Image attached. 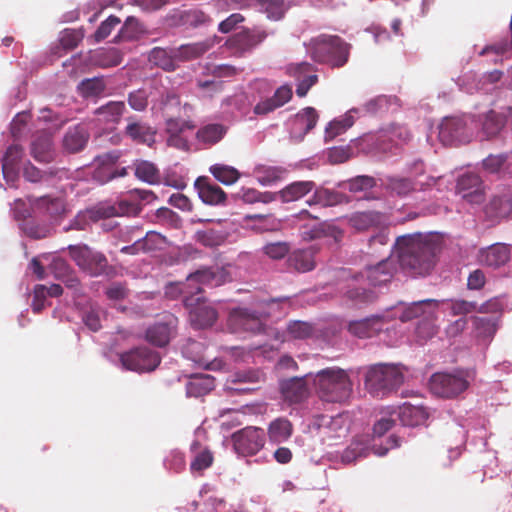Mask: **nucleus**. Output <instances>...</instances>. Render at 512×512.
I'll return each mask as SVG.
<instances>
[{
  "instance_id": "obj_1",
  "label": "nucleus",
  "mask_w": 512,
  "mask_h": 512,
  "mask_svg": "<svg viewBox=\"0 0 512 512\" xmlns=\"http://www.w3.org/2000/svg\"><path fill=\"white\" fill-rule=\"evenodd\" d=\"M230 280L228 271L219 266L204 267L189 274L184 282L171 285L166 294L181 297L194 329L211 327L218 318L215 307L202 295L203 286L218 287Z\"/></svg>"
},
{
  "instance_id": "obj_2",
  "label": "nucleus",
  "mask_w": 512,
  "mask_h": 512,
  "mask_svg": "<svg viewBox=\"0 0 512 512\" xmlns=\"http://www.w3.org/2000/svg\"><path fill=\"white\" fill-rule=\"evenodd\" d=\"M401 269L410 276H426L435 266L439 243L433 233L398 236L393 244Z\"/></svg>"
},
{
  "instance_id": "obj_3",
  "label": "nucleus",
  "mask_w": 512,
  "mask_h": 512,
  "mask_svg": "<svg viewBox=\"0 0 512 512\" xmlns=\"http://www.w3.org/2000/svg\"><path fill=\"white\" fill-rule=\"evenodd\" d=\"M310 57L320 64L332 68L345 66L350 57L352 45L338 35L320 34L305 43Z\"/></svg>"
},
{
  "instance_id": "obj_4",
  "label": "nucleus",
  "mask_w": 512,
  "mask_h": 512,
  "mask_svg": "<svg viewBox=\"0 0 512 512\" xmlns=\"http://www.w3.org/2000/svg\"><path fill=\"white\" fill-rule=\"evenodd\" d=\"M314 385L319 398L325 402H342L350 396L352 383L345 370L330 367L318 371Z\"/></svg>"
},
{
  "instance_id": "obj_5",
  "label": "nucleus",
  "mask_w": 512,
  "mask_h": 512,
  "mask_svg": "<svg viewBox=\"0 0 512 512\" xmlns=\"http://www.w3.org/2000/svg\"><path fill=\"white\" fill-rule=\"evenodd\" d=\"M404 382V374L398 365L374 364L367 368L364 384L367 391L383 397L397 390Z\"/></svg>"
},
{
  "instance_id": "obj_6",
  "label": "nucleus",
  "mask_w": 512,
  "mask_h": 512,
  "mask_svg": "<svg viewBox=\"0 0 512 512\" xmlns=\"http://www.w3.org/2000/svg\"><path fill=\"white\" fill-rule=\"evenodd\" d=\"M67 250L78 268L88 276L113 278L116 275L115 267L102 252L86 244L69 245Z\"/></svg>"
},
{
  "instance_id": "obj_7",
  "label": "nucleus",
  "mask_w": 512,
  "mask_h": 512,
  "mask_svg": "<svg viewBox=\"0 0 512 512\" xmlns=\"http://www.w3.org/2000/svg\"><path fill=\"white\" fill-rule=\"evenodd\" d=\"M469 373L465 370H455L452 373H434L429 381L430 391L442 398H455L469 387Z\"/></svg>"
},
{
  "instance_id": "obj_8",
  "label": "nucleus",
  "mask_w": 512,
  "mask_h": 512,
  "mask_svg": "<svg viewBox=\"0 0 512 512\" xmlns=\"http://www.w3.org/2000/svg\"><path fill=\"white\" fill-rule=\"evenodd\" d=\"M474 128L470 116L445 117L439 125V139L444 145L465 144L471 141Z\"/></svg>"
},
{
  "instance_id": "obj_9",
  "label": "nucleus",
  "mask_w": 512,
  "mask_h": 512,
  "mask_svg": "<svg viewBox=\"0 0 512 512\" xmlns=\"http://www.w3.org/2000/svg\"><path fill=\"white\" fill-rule=\"evenodd\" d=\"M120 362L126 370L143 373L154 371L160 364L161 358L157 352L141 346L120 354Z\"/></svg>"
},
{
  "instance_id": "obj_10",
  "label": "nucleus",
  "mask_w": 512,
  "mask_h": 512,
  "mask_svg": "<svg viewBox=\"0 0 512 512\" xmlns=\"http://www.w3.org/2000/svg\"><path fill=\"white\" fill-rule=\"evenodd\" d=\"M233 448L238 455L253 456L265 445L266 434L262 428L247 426L231 436Z\"/></svg>"
},
{
  "instance_id": "obj_11",
  "label": "nucleus",
  "mask_w": 512,
  "mask_h": 512,
  "mask_svg": "<svg viewBox=\"0 0 512 512\" xmlns=\"http://www.w3.org/2000/svg\"><path fill=\"white\" fill-rule=\"evenodd\" d=\"M142 210V206L129 199H120L117 202H100L96 206L87 210L91 221L100 219L119 217V216H136Z\"/></svg>"
},
{
  "instance_id": "obj_12",
  "label": "nucleus",
  "mask_w": 512,
  "mask_h": 512,
  "mask_svg": "<svg viewBox=\"0 0 512 512\" xmlns=\"http://www.w3.org/2000/svg\"><path fill=\"white\" fill-rule=\"evenodd\" d=\"M343 294L355 307L371 304L377 299V294L365 280L364 273L352 275L343 288Z\"/></svg>"
},
{
  "instance_id": "obj_13",
  "label": "nucleus",
  "mask_w": 512,
  "mask_h": 512,
  "mask_svg": "<svg viewBox=\"0 0 512 512\" xmlns=\"http://www.w3.org/2000/svg\"><path fill=\"white\" fill-rule=\"evenodd\" d=\"M178 318L173 314H164L146 330V340L154 346L165 347L175 337Z\"/></svg>"
},
{
  "instance_id": "obj_14",
  "label": "nucleus",
  "mask_w": 512,
  "mask_h": 512,
  "mask_svg": "<svg viewBox=\"0 0 512 512\" xmlns=\"http://www.w3.org/2000/svg\"><path fill=\"white\" fill-rule=\"evenodd\" d=\"M273 34V31H267L261 27H253L251 29L247 28L230 37L228 44L231 49L243 54L251 52L269 35Z\"/></svg>"
},
{
  "instance_id": "obj_15",
  "label": "nucleus",
  "mask_w": 512,
  "mask_h": 512,
  "mask_svg": "<svg viewBox=\"0 0 512 512\" xmlns=\"http://www.w3.org/2000/svg\"><path fill=\"white\" fill-rule=\"evenodd\" d=\"M437 178L428 176L425 182L413 181L408 177L400 176H387L383 182V187L391 195L398 197H406L411 192L415 191L417 186L421 190H425L436 184Z\"/></svg>"
},
{
  "instance_id": "obj_16",
  "label": "nucleus",
  "mask_w": 512,
  "mask_h": 512,
  "mask_svg": "<svg viewBox=\"0 0 512 512\" xmlns=\"http://www.w3.org/2000/svg\"><path fill=\"white\" fill-rule=\"evenodd\" d=\"M456 190L470 204H480L485 199L482 180L475 173H464L459 176Z\"/></svg>"
},
{
  "instance_id": "obj_17",
  "label": "nucleus",
  "mask_w": 512,
  "mask_h": 512,
  "mask_svg": "<svg viewBox=\"0 0 512 512\" xmlns=\"http://www.w3.org/2000/svg\"><path fill=\"white\" fill-rule=\"evenodd\" d=\"M127 125L124 128V135L137 144H144L152 147L156 142V129L147 122L137 119L136 117H128Z\"/></svg>"
},
{
  "instance_id": "obj_18",
  "label": "nucleus",
  "mask_w": 512,
  "mask_h": 512,
  "mask_svg": "<svg viewBox=\"0 0 512 512\" xmlns=\"http://www.w3.org/2000/svg\"><path fill=\"white\" fill-rule=\"evenodd\" d=\"M470 124L474 131L479 130L486 139L497 136L504 128L503 117L494 110L470 116Z\"/></svg>"
},
{
  "instance_id": "obj_19",
  "label": "nucleus",
  "mask_w": 512,
  "mask_h": 512,
  "mask_svg": "<svg viewBox=\"0 0 512 512\" xmlns=\"http://www.w3.org/2000/svg\"><path fill=\"white\" fill-rule=\"evenodd\" d=\"M307 376L292 377L280 381L279 389L284 401L289 404H299L307 399L309 396Z\"/></svg>"
},
{
  "instance_id": "obj_20",
  "label": "nucleus",
  "mask_w": 512,
  "mask_h": 512,
  "mask_svg": "<svg viewBox=\"0 0 512 512\" xmlns=\"http://www.w3.org/2000/svg\"><path fill=\"white\" fill-rule=\"evenodd\" d=\"M198 197L204 204L211 206L225 205L227 195L224 190L207 176H200L194 182Z\"/></svg>"
},
{
  "instance_id": "obj_21",
  "label": "nucleus",
  "mask_w": 512,
  "mask_h": 512,
  "mask_svg": "<svg viewBox=\"0 0 512 512\" xmlns=\"http://www.w3.org/2000/svg\"><path fill=\"white\" fill-rule=\"evenodd\" d=\"M396 270L397 267L394 261L390 258H386L378 262L376 265L367 267L360 273H364L365 280L373 288L390 282Z\"/></svg>"
},
{
  "instance_id": "obj_22",
  "label": "nucleus",
  "mask_w": 512,
  "mask_h": 512,
  "mask_svg": "<svg viewBox=\"0 0 512 512\" xmlns=\"http://www.w3.org/2000/svg\"><path fill=\"white\" fill-rule=\"evenodd\" d=\"M289 169L281 165L259 163L252 170V175L263 187H270L287 178Z\"/></svg>"
},
{
  "instance_id": "obj_23",
  "label": "nucleus",
  "mask_w": 512,
  "mask_h": 512,
  "mask_svg": "<svg viewBox=\"0 0 512 512\" xmlns=\"http://www.w3.org/2000/svg\"><path fill=\"white\" fill-rule=\"evenodd\" d=\"M312 192V196L306 201L309 206L319 205L321 207H334L350 202V198L347 195L334 189L318 186L316 183L315 189H313Z\"/></svg>"
},
{
  "instance_id": "obj_24",
  "label": "nucleus",
  "mask_w": 512,
  "mask_h": 512,
  "mask_svg": "<svg viewBox=\"0 0 512 512\" xmlns=\"http://www.w3.org/2000/svg\"><path fill=\"white\" fill-rule=\"evenodd\" d=\"M174 23L187 28L207 27L212 24V18L199 8L175 11L172 16Z\"/></svg>"
},
{
  "instance_id": "obj_25",
  "label": "nucleus",
  "mask_w": 512,
  "mask_h": 512,
  "mask_svg": "<svg viewBox=\"0 0 512 512\" xmlns=\"http://www.w3.org/2000/svg\"><path fill=\"white\" fill-rule=\"evenodd\" d=\"M486 217L491 221L506 218L512 214V192L506 191L494 196L484 207Z\"/></svg>"
},
{
  "instance_id": "obj_26",
  "label": "nucleus",
  "mask_w": 512,
  "mask_h": 512,
  "mask_svg": "<svg viewBox=\"0 0 512 512\" xmlns=\"http://www.w3.org/2000/svg\"><path fill=\"white\" fill-rule=\"evenodd\" d=\"M30 153L38 162L50 163L53 161L55 151L51 135L47 132L37 133L31 143Z\"/></svg>"
},
{
  "instance_id": "obj_27",
  "label": "nucleus",
  "mask_w": 512,
  "mask_h": 512,
  "mask_svg": "<svg viewBox=\"0 0 512 512\" xmlns=\"http://www.w3.org/2000/svg\"><path fill=\"white\" fill-rule=\"evenodd\" d=\"M294 427L286 417H277L267 427V437L270 444L280 445L288 441L293 435Z\"/></svg>"
},
{
  "instance_id": "obj_28",
  "label": "nucleus",
  "mask_w": 512,
  "mask_h": 512,
  "mask_svg": "<svg viewBox=\"0 0 512 512\" xmlns=\"http://www.w3.org/2000/svg\"><path fill=\"white\" fill-rule=\"evenodd\" d=\"M290 300V296L255 298L253 306L255 312L262 316V318H269L282 314L283 307L289 304Z\"/></svg>"
},
{
  "instance_id": "obj_29",
  "label": "nucleus",
  "mask_w": 512,
  "mask_h": 512,
  "mask_svg": "<svg viewBox=\"0 0 512 512\" xmlns=\"http://www.w3.org/2000/svg\"><path fill=\"white\" fill-rule=\"evenodd\" d=\"M89 132L85 125L70 127L63 137V148L69 153H77L85 148L89 140Z\"/></svg>"
},
{
  "instance_id": "obj_30",
  "label": "nucleus",
  "mask_w": 512,
  "mask_h": 512,
  "mask_svg": "<svg viewBox=\"0 0 512 512\" xmlns=\"http://www.w3.org/2000/svg\"><path fill=\"white\" fill-rule=\"evenodd\" d=\"M318 121V113L313 107H306L299 111L292 123V133L300 140L309 133Z\"/></svg>"
},
{
  "instance_id": "obj_31",
  "label": "nucleus",
  "mask_w": 512,
  "mask_h": 512,
  "mask_svg": "<svg viewBox=\"0 0 512 512\" xmlns=\"http://www.w3.org/2000/svg\"><path fill=\"white\" fill-rule=\"evenodd\" d=\"M382 330V318L379 316L367 317L350 321L348 331L358 338H370Z\"/></svg>"
},
{
  "instance_id": "obj_32",
  "label": "nucleus",
  "mask_w": 512,
  "mask_h": 512,
  "mask_svg": "<svg viewBox=\"0 0 512 512\" xmlns=\"http://www.w3.org/2000/svg\"><path fill=\"white\" fill-rule=\"evenodd\" d=\"M315 189V182L311 180L294 181L280 190V201L292 203L303 199Z\"/></svg>"
},
{
  "instance_id": "obj_33",
  "label": "nucleus",
  "mask_w": 512,
  "mask_h": 512,
  "mask_svg": "<svg viewBox=\"0 0 512 512\" xmlns=\"http://www.w3.org/2000/svg\"><path fill=\"white\" fill-rule=\"evenodd\" d=\"M382 222L383 214L374 210L354 212L348 217L349 225L358 231L378 227Z\"/></svg>"
},
{
  "instance_id": "obj_34",
  "label": "nucleus",
  "mask_w": 512,
  "mask_h": 512,
  "mask_svg": "<svg viewBox=\"0 0 512 512\" xmlns=\"http://www.w3.org/2000/svg\"><path fill=\"white\" fill-rule=\"evenodd\" d=\"M235 320L243 330L253 334L265 333L267 327L262 322V316L255 312L253 309H241L236 312Z\"/></svg>"
},
{
  "instance_id": "obj_35",
  "label": "nucleus",
  "mask_w": 512,
  "mask_h": 512,
  "mask_svg": "<svg viewBox=\"0 0 512 512\" xmlns=\"http://www.w3.org/2000/svg\"><path fill=\"white\" fill-rule=\"evenodd\" d=\"M266 373L260 368H249L234 372L228 379L232 385L259 386L266 382Z\"/></svg>"
},
{
  "instance_id": "obj_36",
  "label": "nucleus",
  "mask_w": 512,
  "mask_h": 512,
  "mask_svg": "<svg viewBox=\"0 0 512 512\" xmlns=\"http://www.w3.org/2000/svg\"><path fill=\"white\" fill-rule=\"evenodd\" d=\"M343 236L344 232L342 229L328 222L318 224L308 233V237L310 239L324 238L331 246H338V244L342 241Z\"/></svg>"
},
{
  "instance_id": "obj_37",
  "label": "nucleus",
  "mask_w": 512,
  "mask_h": 512,
  "mask_svg": "<svg viewBox=\"0 0 512 512\" xmlns=\"http://www.w3.org/2000/svg\"><path fill=\"white\" fill-rule=\"evenodd\" d=\"M125 110L126 106L123 101H109L95 109L94 115L102 123L116 124L120 121Z\"/></svg>"
},
{
  "instance_id": "obj_38",
  "label": "nucleus",
  "mask_w": 512,
  "mask_h": 512,
  "mask_svg": "<svg viewBox=\"0 0 512 512\" xmlns=\"http://www.w3.org/2000/svg\"><path fill=\"white\" fill-rule=\"evenodd\" d=\"M398 417L404 426L414 427L423 424L428 418V412L422 406L404 403L400 407Z\"/></svg>"
},
{
  "instance_id": "obj_39",
  "label": "nucleus",
  "mask_w": 512,
  "mask_h": 512,
  "mask_svg": "<svg viewBox=\"0 0 512 512\" xmlns=\"http://www.w3.org/2000/svg\"><path fill=\"white\" fill-rule=\"evenodd\" d=\"M148 61L165 70V71H174L177 68V61L174 56V49L173 48H161V47H154L150 50L148 54Z\"/></svg>"
},
{
  "instance_id": "obj_40",
  "label": "nucleus",
  "mask_w": 512,
  "mask_h": 512,
  "mask_svg": "<svg viewBox=\"0 0 512 512\" xmlns=\"http://www.w3.org/2000/svg\"><path fill=\"white\" fill-rule=\"evenodd\" d=\"M439 306V302L433 299H425L416 302H412L407 306L400 315L402 322L411 321L415 318H422L427 315L428 311H436Z\"/></svg>"
},
{
  "instance_id": "obj_41",
  "label": "nucleus",
  "mask_w": 512,
  "mask_h": 512,
  "mask_svg": "<svg viewBox=\"0 0 512 512\" xmlns=\"http://www.w3.org/2000/svg\"><path fill=\"white\" fill-rule=\"evenodd\" d=\"M134 175L137 179L154 185L161 182V173L158 167L148 160L137 159L133 163Z\"/></svg>"
},
{
  "instance_id": "obj_42",
  "label": "nucleus",
  "mask_w": 512,
  "mask_h": 512,
  "mask_svg": "<svg viewBox=\"0 0 512 512\" xmlns=\"http://www.w3.org/2000/svg\"><path fill=\"white\" fill-rule=\"evenodd\" d=\"M288 265L298 272H308L314 269L313 248L298 249L288 256Z\"/></svg>"
},
{
  "instance_id": "obj_43",
  "label": "nucleus",
  "mask_w": 512,
  "mask_h": 512,
  "mask_svg": "<svg viewBox=\"0 0 512 512\" xmlns=\"http://www.w3.org/2000/svg\"><path fill=\"white\" fill-rule=\"evenodd\" d=\"M28 201L31 207L50 216H57L64 211L63 202L60 198H51L50 196H28Z\"/></svg>"
},
{
  "instance_id": "obj_44",
  "label": "nucleus",
  "mask_w": 512,
  "mask_h": 512,
  "mask_svg": "<svg viewBox=\"0 0 512 512\" xmlns=\"http://www.w3.org/2000/svg\"><path fill=\"white\" fill-rule=\"evenodd\" d=\"M227 127L220 123H211L200 127L196 133L199 142L207 145L218 143L226 134Z\"/></svg>"
},
{
  "instance_id": "obj_45",
  "label": "nucleus",
  "mask_w": 512,
  "mask_h": 512,
  "mask_svg": "<svg viewBox=\"0 0 512 512\" xmlns=\"http://www.w3.org/2000/svg\"><path fill=\"white\" fill-rule=\"evenodd\" d=\"M59 170L56 168H48L40 170L31 162H27L23 168V177L31 183H50L57 177Z\"/></svg>"
},
{
  "instance_id": "obj_46",
  "label": "nucleus",
  "mask_w": 512,
  "mask_h": 512,
  "mask_svg": "<svg viewBox=\"0 0 512 512\" xmlns=\"http://www.w3.org/2000/svg\"><path fill=\"white\" fill-rule=\"evenodd\" d=\"M377 185L376 179L369 175H357L337 184L338 188L351 193L367 192Z\"/></svg>"
},
{
  "instance_id": "obj_47",
  "label": "nucleus",
  "mask_w": 512,
  "mask_h": 512,
  "mask_svg": "<svg viewBox=\"0 0 512 512\" xmlns=\"http://www.w3.org/2000/svg\"><path fill=\"white\" fill-rule=\"evenodd\" d=\"M143 33L144 28L139 21L135 17L129 16L126 18L122 28L113 41L115 43L121 41H135L140 39Z\"/></svg>"
},
{
  "instance_id": "obj_48",
  "label": "nucleus",
  "mask_w": 512,
  "mask_h": 512,
  "mask_svg": "<svg viewBox=\"0 0 512 512\" xmlns=\"http://www.w3.org/2000/svg\"><path fill=\"white\" fill-rule=\"evenodd\" d=\"M445 311H449L453 316H465L477 312L478 303L476 301H467L463 299H447L438 301Z\"/></svg>"
},
{
  "instance_id": "obj_49",
  "label": "nucleus",
  "mask_w": 512,
  "mask_h": 512,
  "mask_svg": "<svg viewBox=\"0 0 512 512\" xmlns=\"http://www.w3.org/2000/svg\"><path fill=\"white\" fill-rule=\"evenodd\" d=\"M357 111V108H353L341 118L331 121L325 128V141L333 140L336 136L350 128L354 124V118L351 113Z\"/></svg>"
},
{
  "instance_id": "obj_50",
  "label": "nucleus",
  "mask_w": 512,
  "mask_h": 512,
  "mask_svg": "<svg viewBox=\"0 0 512 512\" xmlns=\"http://www.w3.org/2000/svg\"><path fill=\"white\" fill-rule=\"evenodd\" d=\"M436 311H428L416 324L415 334L419 341L425 342L437 333Z\"/></svg>"
},
{
  "instance_id": "obj_51",
  "label": "nucleus",
  "mask_w": 512,
  "mask_h": 512,
  "mask_svg": "<svg viewBox=\"0 0 512 512\" xmlns=\"http://www.w3.org/2000/svg\"><path fill=\"white\" fill-rule=\"evenodd\" d=\"M510 247L505 244H494L485 253V263L490 267H500L510 259Z\"/></svg>"
},
{
  "instance_id": "obj_52",
  "label": "nucleus",
  "mask_w": 512,
  "mask_h": 512,
  "mask_svg": "<svg viewBox=\"0 0 512 512\" xmlns=\"http://www.w3.org/2000/svg\"><path fill=\"white\" fill-rule=\"evenodd\" d=\"M77 90L84 98L98 97L106 90V82L103 76L86 78L77 85Z\"/></svg>"
},
{
  "instance_id": "obj_53",
  "label": "nucleus",
  "mask_w": 512,
  "mask_h": 512,
  "mask_svg": "<svg viewBox=\"0 0 512 512\" xmlns=\"http://www.w3.org/2000/svg\"><path fill=\"white\" fill-rule=\"evenodd\" d=\"M209 45L204 42L184 44L174 49L176 61L196 59L207 52Z\"/></svg>"
},
{
  "instance_id": "obj_54",
  "label": "nucleus",
  "mask_w": 512,
  "mask_h": 512,
  "mask_svg": "<svg viewBox=\"0 0 512 512\" xmlns=\"http://www.w3.org/2000/svg\"><path fill=\"white\" fill-rule=\"evenodd\" d=\"M209 172L215 180L227 186L236 183L240 178V172L236 168L225 164H214L210 166Z\"/></svg>"
},
{
  "instance_id": "obj_55",
  "label": "nucleus",
  "mask_w": 512,
  "mask_h": 512,
  "mask_svg": "<svg viewBox=\"0 0 512 512\" xmlns=\"http://www.w3.org/2000/svg\"><path fill=\"white\" fill-rule=\"evenodd\" d=\"M256 2L267 18L274 21L281 20L288 9L285 0H256Z\"/></svg>"
},
{
  "instance_id": "obj_56",
  "label": "nucleus",
  "mask_w": 512,
  "mask_h": 512,
  "mask_svg": "<svg viewBox=\"0 0 512 512\" xmlns=\"http://www.w3.org/2000/svg\"><path fill=\"white\" fill-rule=\"evenodd\" d=\"M104 316L103 309L97 304H90L81 313L82 322L85 326L93 331L97 332L101 329V321Z\"/></svg>"
},
{
  "instance_id": "obj_57",
  "label": "nucleus",
  "mask_w": 512,
  "mask_h": 512,
  "mask_svg": "<svg viewBox=\"0 0 512 512\" xmlns=\"http://www.w3.org/2000/svg\"><path fill=\"white\" fill-rule=\"evenodd\" d=\"M369 451L370 449L365 442L355 440L342 452L341 460L343 463L350 464L358 459L365 458Z\"/></svg>"
},
{
  "instance_id": "obj_58",
  "label": "nucleus",
  "mask_w": 512,
  "mask_h": 512,
  "mask_svg": "<svg viewBox=\"0 0 512 512\" xmlns=\"http://www.w3.org/2000/svg\"><path fill=\"white\" fill-rule=\"evenodd\" d=\"M473 324L477 337L482 339L492 338L497 331L496 319L493 316L474 317Z\"/></svg>"
},
{
  "instance_id": "obj_59",
  "label": "nucleus",
  "mask_w": 512,
  "mask_h": 512,
  "mask_svg": "<svg viewBox=\"0 0 512 512\" xmlns=\"http://www.w3.org/2000/svg\"><path fill=\"white\" fill-rule=\"evenodd\" d=\"M245 219L253 221L254 228L259 231H275L281 225L280 221L272 214H251L246 215Z\"/></svg>"
},
{
  "instance_id": "obj_60",
  "label": "nucleus",
  "mask_w": 512,
  "mask_h": 512,
  "mask_svg": "<svg viewBox=\"0 0 512 512\" xmlns=\"http://www.w3.org/2000/svg\"><path fill=\"white\" fill-rule=\"evenodd\" d=\"M95 63L103 68L115 67L121 64L122 57L118 50L111 48L101 49L93 57Z\"/></svg>"
},
{
  "instance_id": "obj_61",
  "label": "nucleus",
  "mask_w": 512,
  "mask_h": 512,
  "mask_svg": "<svg viewBox=\"0 0 512 512\" xmlns=\"http://www.w3.org/2000/svg\"><path fill=\"white\" fill-rule=\"evenodd\" d=\"M20 228L28 237L33 239L45 238L49 232L45 225L36 223L31 216L20 223Z\"/></svg>"
},
{
  "instance_id": "obj_62",
  "label": "nucleus",
  "mask_w": 512,
  "mask_h": 512,
  "mask_svg": "<svg viewBox=\"0 0 512 512\" xmlns=\"http://www.w3.org/2000/svg\"><path fill=\"white\" fill-rule=\"evenodd\" d=\"M153 222L170 227H178L180 223V217L170 208L161 207L157 209L153 215Z\"/></svg>"
},
{
  "instance_id": "obj_63",
  "label": "nucleus",
  "mask_w": 512,
  "mask_h": 512,
  "mask_svg": "<svg viewBox=\"0 0 512 512\" xmlns=\"http://www.w3.org/2000/svg\"><path fill=\"white\" fill-rule=\"evenodd\" d=\"M141 243L142 252L148 253L156 250H160L165 242V237L155 231H149L142 238H139Z\"/></svg>"
},
{
  "instance_id": "obj_64",
  "label": "nucleus",
  "mask_w": 512,
  "mask_h": 512,
  "mask_svg": "<svg viewBox=\"0 0 512 512\" xmlns=\"http://www.w3.org/2000/svg\"><path fill=\"white\" fill-rule=\"evenodd\" d=\"M164 467L174 473H180L185 468L184 453L179 450H172L164 459Z\"/></svg>"
}]
</instances>
